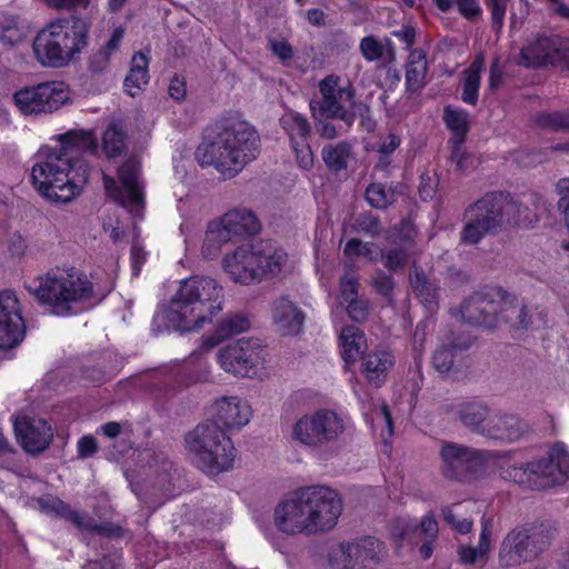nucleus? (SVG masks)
Here are the masks:
<instances>
[{
    "mask_svg": "<svg viewBox=\"0 0 569 569\" xmlns=\"http://www.w3.org/2000/svg\"><path fill=\"white\" fill-rule=\"evenodd\" d=\"M393 366V357L387 350H379L369 353L362 359L361 368L366 378L376 387L380 386L386 378L387 371Z\"/></svg>",
    "mask_w": 569,
    "mask_h": 569,
    "instance_id": "2f4dec72",
    "label": "nucleus"
},
{
    "mask_svg": "<svg viewBox=\"0 0 569 569\" xmlns=\"http://www.w3.org/2000/svg\"><path fill=\"white\" fill-rule=\"evenodd\" d=\"M363 415L371 429L379 432L383 441H387L391 437L393 432L391 417L388 408L383 403L370 410L365 409Z\"/></svg>",
    "mask_w": 569,
    "mask_h": 569,
    "instance_id": "4c0bfd02",
    "label": "nucleus"
},
{
    "mask_svg": "<svg viewBox=\"0 0 569 569\" xmlns=\"http://www.w3.org/2000/svg\"><path fill=\"white\" fill-rule=\"evenodd\" d=\"M436 190V180L428 173L420 177L419 194L423 200L431 199Z\"/></svg>",
    "mask_w": 569,
    "mask_h": 569,
    "instance_id": "052dcab7",
    "label": "nucleus"
},
{
    "mask_svg": "<svg viewBox=\"0 0 569 569\" xmlns=\"http://www.w3.org/2000/svg\"><path fill=\"white\" fill-rule=\"evenodd\" d=\"M471 505H473V502H468L467 505L456 503L442 510V515L447 523H449L459 533H468L472 528V521L462 516L463 511Z\"/></svg>",
    "mask_w": 569,
    "mask_h": 569,
    "instance_id": "37998d69",
    "label": "nucleus"
},
{
    "mask_svg": "<svg viewBox=\"0 0 569 569\" xmlns=\"http://www.w3.org/2000/svg\"><path fill=\"white\" fill-rule=\"evenodd\" d=\"M350 156L351 147L346 142L328 146L322 150V158L326 166L335 172L346 169Z\"/></svg>",
    "mask_w": 569,
    "mask_h": 569,
    "instance_id": "58836bf2",
    "label": "nucleus"
},
{
    "mask_svg": "<svg viewBox=\"0 0 569 569\" xmlns=\"http://www.w3.org/2000/svg\"><path fill=\"white\" fill-rule=\"evenodd\" d=\"M440 453L446 471L452 475L472 471L483 462L478 451L459 445L446 443Z\"/></svg>",
    "mask_w": 569,
    "mask_h": 569,
    "instance_id": "cd10ccee",
    "label": "nucleus"
},
{
    "mask_svg": "<svg viewBox=\"0 0 569 569\" xmlns=\"http://www.w3.org/2000/svg\"><path fill=\"white\" fill-rule=\"evenodd\" d=\"M29 33V27L18 18L0 13V41L4 46L22 42Z\"/></svg>",
    "mask_w": 569,
    "mask_h": 569,
    "instance_id": "f704fd0d",
    "label": "nucleus"
},
{
    "mask_svg": "<svg viewBox=\"0 0 569 569\" xmlns=\"http://www.w3.org/2000/svg\"><path fill=\"white\" fill-rule=\"evenodd\" d=\"M26 289L57 316H70L86 310L94 296L92 281L74 268L50 270L28 280Z\"/></svg>",
    "mask_w": 569,
    "mask_h": 569,
    "instance_id": "0eeeda50",
    "label": "nucleus"
},
{
    "mask_svg": "<svg viewBox=\"0 0 569 569\" xmlns=\"http://www.w3.org/2000/svg\"><path fill=\"white\" fill-rule=\"evenodd\" d=\"M346 311L348 316L355 321H361L367 316V307L358 299L347 303Z\"/></svg>",
    "mask_w": 569,
    "mask_h": 569,
    "instance_id": "680f3d73",
    "label": "nucleus"
},
{
    "mask_svg": "<svg viewBox=\"0 0 569 569\" xmlns=\"http://www.w3.org/2000/svg\"><path fill=\"white\" fill-rule=\"evenodd\" d=\"M520 207L503 194H487L473 203L466 213V226L461 232L465 243L475 244L503 224L520 223Z\"/></svg>",
    "mask_w": 569,
    "mask_h": 569,
    "instance_id": "1a4fd4ad",
    "label": "nucleus"
},
{
    "mask_svg": "<svg viewBox=\"0 0 569 569\" xmlns=\"http://www.w3.org/2000/svg\"><path fill=\"white\" fill-rule=\"evenodd\" d=\"M259 231V222L252 211L248 209H233L208 224L202 246V253L207 258L216 256L221 246L234 237L252 234Z\"/></svg>",
    "mask_w": 569,
    "mask_h": 569,
    "instance_id": "dca6fc26",
    "label": "nucleus"
},
{
    "mask_svg": "<svg viewBox=\"0 0 569 569\" xmlns=\"http://www.w3.org/2000/svg\"><path fill=\"white\" fill-rule=\"evenodd\" d=\"M546 546L547 540L538 528H516L501 542L499 565L509 568L531 561L542 552Z\"/></svg>",
    "mask_w": 569,
    "mask_h": 569,
    "instance_id": "6ab92c4d",
    "label": "nucleus"
},
{
    "mask_svg": "<svg viewBox=\"0 0 569 569\" xmlns=\"http://www.w3.org/2000/svg\"><path fill=\"white\" fill-rule=\"evenodd\" d=\"M222 287L210 277L192 276L180 280L168 306L157 318L177 331L189 332L211 321L222 308Z\"/></svg>",
    "mask_w": 569,
    "mask_h": 569,
    "instance_id": "39448f33",
    "label": "nucleus"
},
{
    "mask_svg": "<svg viewBox=\"0 0 569 569\" xmlns=\"http://www.w3.org/2000/svg\"><path fill=\"white\" fill-rule=\"evenodd\" d=\"M14 432L22 448L30 453H37L48 447L52 439V429L43 419L27 416L16 418Z\"/></svg>",
    "mask_w": 569,
    "mask_h": 569,
    "instance_id": "393cba45",
    "label": "nucleus"
},
{
    "mask_svg": "<svg viewBox=\"0 0 569 569\" xmlns=\"http://www.w3.org/2000/svg\"><path fill=\"white\" fill-rule=\"evenodd\" d=\"M502 477L520 486L545 489L569 478V453L562 443L555 445L548 460H539L503 470Z\"/></svg>",
    "mask_w": 569,
    "mask_h": 569,
    "instance_id": "9d476101",
    "label": "nucleus"
},
{
    "mask_svg": "<svg viewBox=\"0 0 569 569\" xmlns=\"http://www.w3.org/2000/svg\"><path fill=\"white\" fill-rule=\"evenodd\" d=\"M483 67V58L477 57L470 67L463 72L462 79V100L475 106L478 101V91L480 84V72Z\"/></svg>",
    "mask_w": 569,
    "mask_h": 569,
    "instance_id": "c9c22d12",
    "label": "nucleus"
},
{
    "mask_svg": "<svg viewBox=\"0 0 569 569\" xmlns=\"http://www.w3.org/2000/svg\"><path fill=\"white\" fill-rule=\"evenodd\" d=\"M280 121L289 136L299 167L303 170H310L313 164V156L308 142L310 126L307 119L289 110L283 113Z\"/></svg>",
    "mask_w": 569,
    "mask_h": 569,
    "instance_id": "b1692460",
    "label": "nucleus"
},
{
    "mask_svg": "<svg viewBox=\"0 0 569 569\" xmlns=\"http://www.w3.org/2000/svg\"><path fill=\"white\" fill-rule=\"evenodd\" d=\"M357 230L368 233V234H376L379 232V222L378 220L370 216V214H363L359 217L357 220Z\"/></svg>",
    "mask_w": 569,
    "mask_h": 569,
    "instance_id": "bf43d9fd",
    "label": "nucleus"
},
{
    "mask_svg": "<svg viewBox=\"0 0 569 569\" xmlns=\"http://www.w3.org/2000/svg\"><path fill=\"white\" fill-rule=\"evenodd\" d=\"M455 4L458 11L468 19L476 17L480 12L478 0H456Z\"/></svg>",
    "mask_w": 569,
    "mask_h": 569,
    "instance_id": "4d7b16f0",
    "label": "nucleus"
},
{
    "mask_svg": "<svg viewBox=\"0 0 569 569\" xmlns=\"http://www.w3.org/2000/svg\"><path fill=\"white\" fill-rule=\"evenodd\" d=\"M97 148L90 131L72 130L52 138L37 153L31 170L36 190L52 202L67 203L78 197L88 181L89 168L82 152Z\"/></svg>",
    "mask_w": 569,
    "mask_h": 569,
    "instance_id": "f257e3e1",
    "label": "nucleus"
},
{
    "mask_svg": "<svg viewBox=\"0 0 569 569\" xmlns=\"http://www.w3.org/2000/svg\"><path fill=\"white\" fill-rule=\"evenodd\" d=\"M49 8L58 10H74L89 7L91 0H42Z\"/></svg>",
    "mask_w": 569,
    "mask_h": 569,
    "instance_id": "5fc2aeb1",
    "label": "nucleus"
},
{
    "mask_svg": "<svg viewBox=\"0 0 569 569\" xmlns=\"http://www.w3.org/2000/svg\"><path fill=\"white\" fill-rule=\"evenodd\" d=\"M443 120L447 128L451 131L452 141L456 144L452 150L451 160L458 170L465 171L467 170L469 157L461 151L460 144L463 142L469 130V114L462 109L447 107L443 112Z\"/></svg>",
    "mask_w": 569,
    "mask_h": 569,
    "instance_id": "bb28decb",
    "label": "nucleus"
},
{
    "mask_svg": "<svg viewBox=\"0 0 569 569\" xmlns=\"http://www.w3.org/2000/svg\"><path fill=\"white\" fill-rule=\"evenodd\" d=\"M271 323L281 336L295 337L303 330L305 312L288 297L276 299L270 309Z\"/></svg>",
    "mask_w": 569,
    "mask_h": 569,
    "instance_id": "a878e982",
    "label": "nucleus"
},
{
    "mask_svg": "<svg viewBox=\"0 0 569 569\" xmlns=\"http://www.w3.org/2000/svg\"><path fill=\"white\" fill-rule=\"evenodd\" d=\"M88 33V24L78 17L54 19L34 36L33 57L44 68L67 67L87 48Z\"/></svg>",
    "mask_w": 569,
    "mask_h": 569,
    "instance_id": "6e6552de",
    "label": "nucleus"
},
{
    "mask_svg": "<svg viewBox=\"0 0 569 569\" xmlns=\"http://www.w3.org/2000/svg\"><path fill=\"white\" fill-rule=\"evenodd\" d=\"M427 66H409L407 64L406 83L410 91L415 92L422 88L425 84V77Z\"/></svg>",
    "mask_w": 569,
    "mask_h": 569,
    "instance_id": "de8ad7c7",
    "label": "nucleus"
},
{
    "mask_svg": "<svg viewBox=\"0 0 569 569\" xmlns=\"http://www.w3.org/2000/svg\"><path fill=\"white\" fill-rule=\"evenodd\" d=\"M375 286L379 292L388 295L393 288V282L390 277L381 276L375 279Z\"/></svg>",
    "mask_w": 569,
    "mask_h": 569,
    "instance_id": "338daca9",
    "label": "nucleus"
},
{
    "mask_svg": "<svg viewBox=\"0 0 569 569\" xmlns=\"http://www.w3.org/2000/svg\"><path fill=\"white\" fill-rule=\"evenodd\" d=\"M508 3L509 0H488V4L491 9V16L495 26H502Z\"/></svg>",
    "mask_w": 569,
    "mask_h": 569,
    "instance_id": "6e6d98bb",
    "label": "nucleus"
},
{
    "mask_svg": "<svg viewBox=\"0 0 569 569\" xmlns=\"http://www.w3.org/2000/svg\"><path fill=\"white\" fill-rule=\"evenodd\" d=\"M545 127L551 130L569 131V112H553L541 117Z\"/></svg>",
    "mask_w": 569,
    "mask_h": 569,
    "instance_id": "8fccbe9b",
    "label": "nucleus"
},
{
    "mask_svg": "<svg viewBox=\"0 0 569 569\" xmlns=\"http://www.w3.org/2000/svg\"><path fill=\"white\" fill-rule=\"evenodd\" d=\"M186 83L182 79L174 77L169 84V94L172 99L180 101L186 96Z\"/></svg>",
    "mask_w": 569,
    "mask_h": 569,
    "instance_id": "0e129e2a",
    "label": "nucleus"
},
{
    "mask_svg": "<svg viewBox=\"0 0 569 569\" xmlns=\"http://www.w3.org/2000/svg\"><path fill=\"white\" fill-rule=\"evenodd\" d=\"M367 201L375 208H387L396 200L395 191L381 183H372L366 191Z\"/></svg>",
    "mask_w": 569,
    "mask_h": 569,
    "instance_id": "a18cd8bd",
    "label": "nucleus"
},
{
    "mask_svg": "<svg viewBox=\"0 0 569 569\" xmlns=\"http://www.w3.org/2000/svg\"><path fill=\"white\" fill-rule=\"evenodd\" d=\"M517 62L525 67L552 64L569 70V39L558 36L528 39Z\"/></svg>",
    "mask_w": 569,
    "mask_h": 569,
    "instance_id": "aec40b11",
    "label": "nucleus"
},
{
    "mask_svg": "<svg viewBox=\"0 0 569 569\" xmlns=\"http://www.w3.org/2000/svg\"><path fill=\"white\" fill-rule=\"evenodd\" d=\"M461 317L473 325L492 328L501 320L508 321L518 315L520 323L527 326L526 311L518 313L513 305V298L498 288H492L486 293H476L470 297L460 309Z\"/></svg>",
    "mask_w": 569,
    "mask_h": 569,
    "instance_id": "ddd939ff",
    "label": "nucleus"
},
{
    "mask_svg": "<svg viewBox=\"0 0 569 569\" xmlns=\"http://www.w3.org/2000/svg\"><path fill=\"white\" fill-rule=\"evenodd\" d=\"M250 321L247 317L236 315L227 317L221 321L214 336L206 337L201 341L199 350L193 351L183 362V371L189 381L198 382L206 380L210 373V365L206 353L219 345L223 339L247 331Z\"/></svg>",
    "mask_w": 569,
    "mask_h": 569,
    "instance_id": "f3484780",
    "label": "nucleus"
},
{
    "mask_svg": "<svg viewBox=\"0 0 569 569\" xmlns=\"http://www.w3.org/2000/svg\"><path fill=\"white\" fill-rule=\"evenodd\" d=\"M269 47L281 61L289 60L292 57V48L286 39L271 38Z\"/></svg>",
    "mask_w": 569,
    "mask_h": 569,
    "instance_id": "864d4df0",
    "label": "nucleus"
},
{
    "mask_svg": "<svg viewBox=\"0 0 569 569\" xmlns=\"http://www.w3.org/2000/svg\"><path fill=\"white\" fill-rule=\"evenodd\" d=\"M360 52L367 61L380 59L386 50V44L372 36L365 37L360 41Z\"/></svg>",
    "mask_w": 569,
    "mask_h": 569,
    "instance_id": "49530a36",
    "label": "nucleus"
},
{
    "mask_svg": "<svg viewBox=\"0 0 569 569\" xmlns=\"http://www.w3.org/2000/svg\"><path fill=\"white\" fill-rule=\"evenodd\" d=\"M221 264L229 279L242 286L278 278L293 267L288 252L271 240L240 244L223 256Z\"/></svg>",
    "mask_w": 569,
    "mask_h": 569,
    "instance_id": "423d86ee",
    "label": "nucleus"
},
{
    "mask_svg": "<svg viewBox=\"0 0 569 569\" xmlns=\"http://www.w3.org/2000/svg\"><path fill=\"white\" fill-rule=\"evenodd\" d=\"M39 506L47 513H54L64 517L78 527L87 528L89 525L84 521V517L76 511L70 510L63 501L58 498L47 497L39 500Z\"/></svg>",
    "mask_w": 569,
    "mask_h": 569,
    "instance_id": "ea45409f",
    "label": "nucleus"
},
{
    "mask_svg": "<svg viewBox=\"0 0 569 569\" xmlns=\"http://www.w3.org/2000/svg\"><path fill=\"white\" fill-rule=\"evenodd\" d=\"M415 237L416 229L412 222L405 220L399 228L392 229L388 236L391 242L400 247L399 249H393L382 256L381 249L375 243L349 239L343 247V254L350 259L362 258L370 262L380 258L388 269L396 271L406 266L409 258L408 250L411 248Z\"/></svg>",
    "mask_w": 569,
    "mask_h": 569,
    "instance_id": "4468645a",
    "label": "nucleus"
},
{
    "mask_svg": "<svg viewBox=\"0 0 569 569\" xmlns=\"http://www.w3.org/2000/svg\"><path fill=\"white\" fill-rule=\"evenodd\" d=\"M149 58L143 52H136L131 59L128 76L124 79V90L131 97L139 94L149 82Z\"/></svg>",
    "mask_w": 569,
    "mask_h": 569,
    "instance_id": "473e14b6",
    "label": "nucleus"
},
{
    "mask_svg": "<svg viewBox=\"0 0 569 569\" xmlns=\"http://www.w3.org/2000/svg\"><path fill=\"white\" fill-rule=\"evenodd\" d=\"M260 152V137L248 121L237 119L214 136H206L194 157L201 167H212L224 178H233Z\"/></svg>",
    "mask_w": 569,
    "mask_h": 569,
    "instance_id": "20e7f679",
    "label": "nucleus"
},
{
    "mask_svg": "<svg viewBox=\"0 0 569 569\" xmlns=\"http://www.w3.org/2000/svg\"><path fill=\"white\" fill-rule=\"evenodd\" d=\"M437 533L438 523L435 517L432 515H426L422 517L419 527L407 519H400L392 531V537L401 543L406 541H408V543H412L416 537H420L422 535L435 540Z\"/></svg>",
    "mask_w": 569,
    "mask_h": 569,
    "instance_id": "7c9ffc66",
    "label": "nucleus"
},
{
    "mask_svg": "<svg viewBox=\"0 0 569 569\" xmlns=\"http://www.w3.org/2000/svg\"><path fill=\"white\" fill-rule=\"evenodd\" d=\"M216 422L198 425L186 436V449L191 459L204 473L216 476L233 467L236 449L231 439L217 426L227 429H240L252 417L249 402L237 396L221 397L212 405Z\"/></svg>",
    "mask_w": 569,
    "mask_h": 569,
    "instance_id": "f03ea898",
    "label": "nucleus"
},
{
    "mask_svg": "<svg viewBox=\"0 0 569 569\" xmlns=\"http://www.w3.org/2000/svg\"><path fill=\"white\" fill-rule=\"evenodd\" d=\"M492 530L489 521H485L477 547L462 545L458 548L459 560L463 565L485 562L491 547Z\"/></svg>",
    "mask_w": 569,
    "mask_h": 569,
    "instance_id": "72a5a7b5",
    "label": "nucleus"
},
{
    "mask_svg": "<svg viewBox=\"0 0 569 569\" xmlns=\"http://www.w3.org/2000/svg\"><path fill=\"white\" fill-rule=\"evenodd\" d=\"M124 31L123 26L112 28L109 40L100 49V54L103 56L104 59H109L119 49Z\"/></svg>",
    "mask_w": 569,
    "mask_h": 569,
    "instance_id": "09e8293b",
    "label": "nucleus"
},
{
    "mask_svg": "<svg viewBox=\"0 0 569 569\" xmlns=\"http://www.w3.org/2000/svg\"><path fill=\"white\" fill-rule=\"evenodd\" d=\"M130 258H131V266H132L133 274L138 276L140 272L141 266L146 261V252H144L143 248L140 244L134 243L131 248V257Z\"/></svg>",
    "mask_w": 569,
    "mask_h": 569,
    "instance_id": "e2e57ef3",
    "label": "nucleus"
},
{
    "mask_svg": "<svg viewBox=\"0 0 569 569\" xmlns=\"http://www.w3.org/2000/svg\"><path fill=\"white\" fill-rule=\"evenodd\" d=\"M410 283L426 308L428 310H433L437 303V291L436 288L427 281L426 276L423 273H419L416 269L413 274L410 276Z\"/></svg>",
    "mask_w": 569,
    "mask_h": 569,
    "instance_id": "79ce46f5",
    "label": "nucleus"
},
{
    "mask_svg": "<svg viewBox=\"0 0 569 569\" xmlns=\"http://www.w3.org/2000/svg\"><path fill=\"white\" fill-rule=\"evenodd\" d=\"M342 511L338 492L326 486L298 490L274 509L276 527L288 535L316 533L333 528Z\"/></svg>",
    "mask_w": 569,
    "mask_h": 569,
    "instance_id": "7ed1b4c3",
    "label": "nucleus"
},
{
    "mask_svg": "<svg viewBox=\"0 0 569 569\" xmlns=\"http://www.w3.org/2000/svg\"><path fill=\"white\" fill-rule=\"evenodd\" d=\"M139 171V163L136 160H129L119 169V186L112 178L106 174L103 177L109 197L134 217H140L143 209V184Z\"/></svg>",
    "mask_w": 569,
    "mask_h": 569,
    "instance_id": "412c9836",
    "label": "nucleus"
},
{
    "mask_svg": "<svg viewBox=\"0 0 569 569\" xmlns=\"http://www.w3.org/2000/svg\"><path fill=\"white\" fill-rule=\"evenodd\" d=\"M492 413L480 403H467L460 411V419L462 423L479 433L481 429L487 426L488 419Z\"/></svg>",
    "mask_w": 569,
    "mask_h": 569,
    "instance_id": "a19ab883",
    "label": "nucleus"
},
{
    "mask_svg": "<svg viewBox=\"0 0 569 569\" xmlns=\"http://www.w3.org/2000/svg\"><path fill=\"white\" fill-rule=\"evenodd\" d=\"M526 428L519 418L509 415L492 413L487 422V426L481 429V435L500 440V441H516L518 440Z\"/></svg>",
    "mask_w": 569,
    "mask_h": 569,
    "instance_id": "c85d7f7f",
    "label": "nucleus"
},
{
    "mask_svg": "<svg viewBox=\"0 0 569 569\" xmlns=\"http://www.w3.org/2000/svg\"><path fill=\"white\" fill-rule=\"evenodd\" d=\"M339 347L341 357L347 366H352L367 349L365 333L356 326L340 329Z\"/></svg>",
    "mask_w": 569,
    "mask_h": 569,
    "instance_id": "c756f323",
    "label": "nucleus"
},
{
    "mask_svg": "<svg viewBox=\"0 0 569 569\" xmlns=\"http://www.w3.org/2000/svg\"><path fill=\"white\" fill-rule=\"evenodd\" d=\"M12 101L24 117H47L70 104L72 91L66 81L47 80L19 88Z\"/></svg>",
    "mask_w": 569,
    "mask_h": 569,
    "instance_id": "9b49d317",
    "label": "nucleus"
},
{
    "mask_svg": "<svg viewBox=\"0 0 569 569\" xmlns=\"http://www.w3.org/2000/svg\"><path fill=\"white\" fill-rule=\"evenodd\" d=\"M78 456L88 458L96 453L97 442L92 436H83L77 443Z\"/></svg>",
    "mask_w": 569,
    "mask_h": 569,
    "instance_id": "13d9d810",
    "label": "nucleus"
},
{
    "mask_svg": "<svg viewBox=\"0 0 569 569\" xmlns=\"http://www.w3.org/2000/svg\"><path fill=\"white\" fill-rule=\"evenodd\" d=\"M24 333V320L16 292L8 289L0 291V348L18 346Z\"/></svg>",
    "mask_w": 569,
    "mask_h": 569,
    "instance_id": "4be33fe9",
    "label": "nucleus"
},
{
    "mask_svg": "<svg viewBox=\"0 0 569 569\" xmlns=\"http://www.w3.org/2000/svg\"><path fill=\"white\" fill-rule=\"evenodd\" d=\"M400 144V139L395 134H388L379 144L378 151L388 156L392 153Z\"/></svg>",
    "mask_w": 569,
    "mask_h": 569,
    "instance_id": "69168bd1",
    "label": "nucleus"
},
{
    "mask_svg": "<svg viewBox=\"0 0 569 569\" xmlns=\"http://www.w3.org/2000/svg\"><path fill=\"white\" fill-rule=\"evenodd\" d=\"M382 552V543L367 537L353 543H337L330 548L329 561L335 569H346L352 560L363 563L376 559Z\"/></svg>",
    "mask_w": 569,
    "mask_h": 569,
    "instance_id": "5701e85b",
    "label": "nucleus"
},
{
    "mask_svg": "<svg viewBox=\"0 0 569 569\" xmlns=\"http://www.w3.org/2000/svg\"><path fill=\"white\" fill-rule=\"evenodd\" d=\"M339 82L340 79L335 76L325 78L319 84L322 100L318 108L315 102L310 103V108L317 120L321 118L341 119L349 127L353 121L357 104L350 87L341 86Z\"/></svg>",
    "mask_w": 569,
    "mask_h": 569,
    "instance_id": "a211bd4d",
    "label": "nucleus"
},
{
    "mask_svg": "<svg viewBox=\"0 0 569 569\" xmlns=\"http://www.w3.org/2000/svg\"><path fill=\"white\" fill-rule=\"evenodd\" d=\"M350 428L347 416L330 409H318L300 417L292 427V439L302 446L319 449L335 443Z\"/></svg>",
    "mask_w": 569,
    "mask_h": 569,
    "instance_id": "f8f14e48",
    "label": "nucleus"
},
{
    "mask_svg": "<svg viewBox=\"0 0 569 569\" xmlns=\"http://www.w3.org/2000/svg\"><path fill=\"white\" fill-rule=\"evenodd\" d=\"M453 361V351L451 348H440L438 349L433 357H432V363L435 368L439 372H448L452 366Z\"/></svg>",
    "mask_w": 569,
    "mask_h": 569,
    "instance_id": "3c124183",
    "label": "nucleus"
},
{
    "mask_svg": "<svg viewBox=\"0 0 569 569\" xmlns=\"http://www.w3.org/2000/svg\"><path fill=\"white\" fill-rule=\"evenodd\" d=\"M217 361L226 371L242 378H261L267 375L269 353L258 339H240L222 348Z\"/></svg>",
    "mask_w": 569,
    "mask_h": 569,
    "instance_id": "2eb2a0df",
    "label": "nucleus"
},
{
    "mask_svg": "<svg viewBox=\"0 0 569 569\" xmlns=\"http://www.w3.org/2000/svg\"><path fill=\"white\" fill-rule=\"evenodd\" d=\"M124 146V131L119 123L111 122L102 136V148L108 157L119 154Z\"/></svg>",
    "mask_w": 569,
    "mask_h": 569,
    "instance_id": "c03bdc74",
    "label": "nucleus"
},
{
    "mask_svg": "<svg viewBox=\"0 0 569 569\" xmlns=\"http://www.w3.org/2000/svg\"><path fill=\"white\" fill-rule=\"evenodd\" d=\"M556 189L559 196L558 207L562 211L566 224L569 228V178L561 179Z\"/></svg>",
    "mask_w": 569,
    "mask_h": 569,
    "instance_id": "603ef678",
    "label": "nucleus"
},
{
    "mask_svg": "<svg viewBox=\"0 0 569 569\" xmlns=\"http://www.w3.org/2000/svg\"><path fill=\"white\" fill-rule=\"evenodd\" d=\"M358 282L353 276L346 274L341 278L339 295L333 297L331 302V315L336 326H338V317L343 312L345 303L357 300Z\"/></svg>",
    "mask_w": 569,
    "mask_h": 569,
    "instance_id": "e433bc0d",
    "label": "nucleus"
},
{
    "mask_svg": "<svg viewBox=\"0 0 569 569\" xmlns=\"http://www.w3.org/2000/svg\"><path fill=\"white\" fill-rule=\"evenodd\" d=\"M502 76V71L498 64V61H495L490 68V74H489V84L491 89H495L500 83Z\"/></svg>",
    "mask_w": 569,
    "mask_h": 569,
    "instance_id": "774afa93",
    "label": "nucleus"
}]
</instances>
